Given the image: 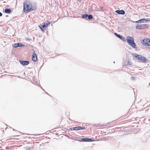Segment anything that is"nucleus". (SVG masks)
Listing matches in <instances>:
<instances>
[{
  "instance_id": "obj_1",
  "label": "nucleus",
  "mask_w": 150,
  "mask_h": 150,
  "mask_svg": "<svg viewBox=\"0 0 150 150\" xmlns=\"http://www.w3.org/2000/svg\"><path fill=\"white\" fill-rule=\"evenodd\" d=\"M37 9L36 6H32L31 4L25 2L23 4V10L25 13L29 12L35 10Z\"/></svg>"
},
{
  "instance_id": "obj_2",
  "label": "nucleus",
  "mask_w": 150,
  "mask_h": 150,
  "mask_svg": "<svg viewBox=\"0 0 150 150\" xmlns=\"http://www.w3.org/2000/svg\"><path fill=\"white\" fill-rule=\"evenodd\" d=\"M127 43L133 48H136V45L134 41V40L132 37L127 36L126 38Z\"/></svg>"
},
{
  "instance_id": "obj_3",
  "label": "nucleus",
  "mask_w": 150,
  "mask_h": 150,
  "mask_svg": "<svg viewBox=\"0 0 150 150\" xmlns=\"http://www.w3.org/2000/svg\"><path fill=\"white\" fill-rule=\"evenodd\" d=\"M133 56L136 59H138L139 61L142 63H145L146 61V58L144 57H142V55L137 54H133Z\"/></svg>"
},
{
  "instance_id": "obj_4",
  "label": "nucleus",
  "mask_w": 150,
  "mask_h": 150,
  "mask_svg": "<svg viewBox=\"0 0 150 150\" xmlns=\"http://www.w3.org/2000/svg\"><path fill=\"white\" fill-rule=\"evenodd\" d=\"M150 21V20L147 19H140L137 21H136V23H148V22Z\"/></svg>"
},
{
  "instance_id": "obj_5",
  "label": "nucleus",
  "mask_w": 150,
  "mask_h": 150,
  "mask_svg": "<svg viewBox=\"0 0 150 150\" xmlns=\"http://www.w3.org/2000/svg\"><path fill=\"white\" fill-rule=\"evenodd\" d=\"M25 46V45L20 43H15L13 45V47L14 48H17L19 47H22Z\"/></svg>"
},
{
  "instance_id": "obj_6",
  "label": "nucleus",
  "mask_w": 150,
  "mask_h": 150,
  "mask_svg": "<svg viewBox=\"0 0 150 150\" xmlns=\"http://www.w3.org/2000/svg\"><path fill=\"white\" fill-rule=\"evenodd\" d=\"M114 34L116 37L120 38L123 41L125 42L126 41L125 38L122 36L119 35L116 33H115Z\"/></svg>"
},
{
  "instance_id": "obj_7",
  "label": "nucleus",
  "mask_w": 150,
  "mask_h": 150,
  "mask_svg": "<svg viewBox=\"0 0 150 150\" xmlns=\"http://www.w3.org/2000/svg\"><path fill=\"white\" fill-rule=\"evenodd\" d=\"M20 63L23 66H26L29 64V62L28 61L19 60Z\"/></svg>"
},
{
  "instance_id": "obj_8",
  "label": "nucleus",
  "mask_w": 150,
  "mask_h": 150,
  "mask_svg": "<svg viewBox=\"0 0 150 150\" xmlns=\"http://www.w3.org/2000/svg\"><path fill=\"white\" fill-rule=\"evenodd\" d=\"M149 39H145L142 40V43L145 46H148V41Z\"/></svg>"
},
{
  "instance_id": "obj_9",
  "label": "nucleus",
  "mask_w": 150,
  "mask_h": 150,
  "mask_svg": "<svg viewBox=\"0 0 150 150\" xmlns=\"http://www.w3.org/2000/svg\"><path fill=\"white\" fill-rule=\"evenodd\" d=\"M39 26L42 31H44L45 30L44 28L47 27L45 23H43L42 25H39Z\"/></svg>"
},
{
  "instance_id": "obj_10",
  "label": "nucleus",
  "mask_w": 150,
  "mask_h": 150,
  "mask_svg": "<svg viewBox=\"0 0 150 150\" xmlns=\"http://www.w3.org/2000/svg\"><path fill=\"white\" fill-rule=\"evenodd\" d=\"M81 141L82 142H93V140L91 139L87 138H83L81 139Z\"/></svg>"
},
{
  "instance_id": "obj_11",
  "label": "nucleus",
  "mask_w": 150,
  "mask_h": 150,
  "mask_svg": "<svg viewBox=\"0 0 150 150\" xmlns=\"http://www.w3.org/2000/svg\"><path fill=\"white\" fill-rule=\"evenodd\" d=\"M115 12L118 13V14L122 15H124L125 13V11L123 10H117L115 11Z\"/></svg>"
},
{
  "instance_id": "obj_12",
  "label": "nucleus",
  "mask_w": 150,
  "mask_h": 150,
  "mask_svg": "<svg viewBox=\"0 0 150 150\" xmlns=\"http://www.w3.org/2000/svg\"><path fill=\"white\" fill-rule=\"evenodd\" d=\"M32 60L34 62H36L37 60V56L36 54L35 53H34L32 55Z\"/></svg>"
},
{
  "instance_id": "obj_13",
  "label": "nucleus",
  "mask_w": 150,
  "mask_h": 150,
  "mask_svg": "<svg viewBox=\"0 0 150 150\" xmlns=\"http://www.w3.org/2000/svg\"><path fill=\"white\" fill-rule=\"evenodd\" d=\"M80 126H79L78 127H73V128H70V130H80Z\"/></svg>"
},
{
  "instance_id": "obj_14",
  "label": "nucleus",
  "mask_w": 150,
  "mask_h": 150,
  "mask_svg": "<svg viewBox=\"0 0 150 150\" xmlns=\"http://www.w3.org/2000/svg\"><path fill=\"white\" fill-rule=\"evenodd\" d=\"M142 29L147 28L149 27V26L146 24H142Z\"/></svg>"
},
{
  "instance_id": "obj_15",
  "label": "nucleus",
  "mask_w": 150,
  "mask_h": 150,
  "mask_svg": "<svg viewBox=\"0 0 150 150\" xmlns=\"http://www.w3.org/2000/svg\"><path fill=\"white\" fill-rule=\"evenodd\" d=\"M4 11L6 13H10L11 12V10L9 8H5Z\"/></svg>"
},
{
  "instance_id": "obj_16",
  "label": "nucleus",
  "mask_w": 150,
  "mask_h": 150,
  "mask_svg": "<svg viewBox=\"0 0 150 150\" xmlns=\"http://www.w3.org/2000/svg\"><path fill=\"white\" fill-rule=\"evenodd\" d=\"M136 28L138 29H142V25L137 24L136 25Z\"/></svg>"
},
{
  "instance_id": "obj_17",
  "label": "nucleus",
  "mask_w": 150,
  "mask_h": 150,
  "mask_svg": "<svg viewBox=\"0 0 150 150\" xmlns=\"http://www.w3.org/2000/svg\"><path fill=\"white\" fill-rule=\"evenodd\" d=\"M88 20H91L93 18V16L91 15H88Z\"/></svg>"
},
{
  "instance_id": "obj_18",
  "label": "nucleus",
  "mask_w": 150,
  "mask_h": 150,
  "mask_svg": "<svg viewBox=\"0 0 150 150\" xmlns=\"http://www.w3.org/2000/svg\"><path fill=\"white\" fill-rule=\"evenodd\" d=\"M88 16V14H85L82 15V18H85L87 17Z\"/></svg>"
},
{
  "instance_id": "obj_19",
  "label": "nucleus",
  "mask_w": 150,
  "mask_h": 150,
  "mask_svg": "<svg viewBox=\"0 0 150 150\" xmlns=\"http://www.w3.org/2000/svg\"><path fill=\"white\" fill-rule=\"evenodd\" d=\"M50 24V22L48 21H47V22L45 23L46 26H47V27L48 25H49Z\"/></svg>"
},
{
  "instance_id": "obj_20",
  "label": "nucleus",
  "mask_w": 150,
  "mask_h": 150,
  "mask_svg": "<svg viewBox=\"0 0 150 150\" xmlns=\"http://www.w3.org/2000/svg\"><path fill=\"white\" fill-rule=\"evenodd\" d=\"M80 130L84 129H85V127L80 126Z\"/></svg>"
},
{
  "instance_id": "obj_21",
  "label": "nucleus",
  "mask_w": 150,
  "mask_h": 150,
  "mask_svg": "<svg viewBox=\"0 0 150 150\" xmlns=\"http://www.w3.org/2000/svg\"><path fill=\"white\" fill-rule=\"evenodd\" d=\"M128 62V64L129 65H130L131 64H132L131 63V62L130 61H129V60L128 61V62Z\"/></svg>"
},
{
  "instance_id": "obj_22",
  "label": "nucleus",
  "mask_w": 150,
  "mask_h": 150,
  "mask_svg": "<svg viewBox=\"0 0 150 150\" xmlns=\"http://www.w3.org/2000/svg\"><path fill=\"white\" fill-rule=\"evenodd\" d=\"M26 150H30V148L29 147H27L26 148Z\"/></svg>"
},
{
  "instance_id": "obj_23",
  "label": "nucleus",
  "mask_w": 150,
  "mask_h": 150,
  "mask_svg": "<svg viewBox=\"0 0 150 150\" xmlns=\"http://www.w3.org/2000/svg\"><path fill=\"white\" fill-rule=\"evenodd\" d=\"M131 79L133 80H135V78L134 77H133V76H132V77H131Z\"/></svg>"
},
{
  "instance_id": "obj_24",
  "label": "nucleus",
  "mask_w": 150,
  "mask_h": 150,
  "mask_svg": "<svg viewBox=\"0 0 150 150\" xmlns=\"http://www.w3.org/2000/svg\"><path fill=\"white\" fill-rule=\"evenodd\" d=\"M148 46H150V39H149L148 41Z\"/></svg>"
},
{
  "instance_id": "obj_25",
  "label": "nucleus",
  "mask_w": 150,
  "mask_h": 150,
  "mask_svg": "<svg viewBox=\"0 0 150 150\" xmlns=\"http://www.w3.org/2000/svg\"><path fill=\"white\" fill-rule=\"evenodd\" d=\"M35 82L34 81V83H35ZM34 84H35L36 85H37L38 84V82L37 81H36L35 82V83H34Z\"/></svg>"
},
{
  "instance_id": "obj_26",
  "label": "nucleus",
  "mask_w": 150,
  "mask_h": 150,
  "mask_svg": "<svg viewBox=\"0 0 150 150\" xmlns=\"http://www.w3.org/2000/svg\"><path fill=\"white\" fill-rule=\"evenodd\" d=\"M2 14L1 13V12H0V16H2Z\"/></svg>"
},
{
  "instance_id": "obj_27",
  "label": "nucleus",
  "mask_w": 150,
  "mask_h": 150,
  "mask_svg": "<svg viewBox=\"0 0 150 150\" xmlns=\"http://www.w3.org/2000/svg\"><path fill=\"white\" fill-rule=\"evenodd\" d=\"M78 1H81V0H77Z\"/></svg>"
},
{
  "instance_id": "obj_28",
  "label": "nucleus",
  "mask_w": 150,
  "mask_h": 150,
  "mask_svg": "<svg viewBox=\"0 0 150 150\" xmlns=\"http://www.w3.org/2000/svg\"><path fill=\"white\" fill-rule=\"evenodd\" d=\"M104 125H101V126H104Z\"/></svg>"
},
{
  "instance_id": "obj_29",
  "label": "nucleus",
  "mask_w": 150,
  "mask_h": 150,
  "mask_svg": "<svg viewBox=\"0 0 150 150\" xmlns=\"http://www.w3.org/2000/svg\"><path fill=\"white\" fill-rule=\"evenodd\" d=\"M149 85L150 86V83H149Z\"/></svg>"
}]
</instances>
